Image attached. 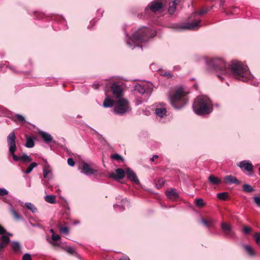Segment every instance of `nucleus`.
Returning <instances> with one entry per match:
<instances>
[{"label":"nucleus","instance_id":"f257e3e1","mask_svg":"<svg viewBox=\"0 0 260 260\" xmlns=\"http://www.w3.org/2000/svg\"><path fill=\"white\" fill-rule=\"evenodd\" d=\"M206 64L209 69L219 73L217 76L222 80L223 78L221 75L232 76L239 80L250 82L254 86H258L259 83L254 81V77L251 74L249 68L243 62L233 60L228 66L222 58L214 57L207 60Z\"/></svg>","mask_w":260,"mask_h":260},{"label":"nucleus","instance_id":"f03ea898","mask_svg":"<svg viewBox=\"0 0 260 260\" xmlns=\"http://www.w3.org/2000/svg\"><path fill=\"white\" fill-rule=\"evenodd\" d=\"M131 27L127 25L122 27V31L124 34V40L127 46L131 49L137 47H141V44L146 42L148 40L156 35L155 30L145 26L138 28L132 35L129 34Z\"/></svg>","mask_w":260,"mask_h":260},{"label":"nucleus","instance_id":"7ed1b4c3","mask_svg":"<svg viewBox=\"0 0 260 260\" xmlns=\"http://www.w3.org/2000/svg\"><path fill=\"white\" fill-rule=\"evenodd\" d=\"M192 109L194 112L199 116L209 115L213 110L212 101L207 95H199L194 100Z\"/></svg>","mask_w":260,"mask_h":260},{"label":"nucleus","instance_id":"20e7f679","mask_svg":"<svg viewBox=\"0 0 260 260\" xmlns=\"http://www.w3.org/2000/svg\"><path fill=\"white\" fill-rule=\"evenodd\" d=\"M212 8L203 9L199 12H195L191 14V16L188 18V22L184 24L173 23L172 24L170 27L177 31H181L184 30H197L201 27V20L200 19H195L196 16L200 15H202L207 13Z\"/></svg>","mask_w":260,"mask_h":260},{"label":"nucleus","instance_id":"39448f33","mask_svg":"<svg viewBox=\"0 0 260 260\" xmlns=\"http://www.w3.org/2000/svg\"><path fill=\"white\" fill-rule=\"evenodd\" d=\"M16 136L14 131L9 134L7 137V143L8 146V156H12L15 161L21 160L24 163H28L32 161V158L26 153H23L19 157L15 154L17 150Z\"/></svg>","mask_w":260,"mask_h":260},{"label":"nucleus","instance_id":"423d86ee","mask_svg":"<svg viewBox=\"0 0 260 260\" xmlns=\"http://www.w3.org/2000/svg\"><path fill=\"white\" fill-rule=\"evenodd\" d=\"M165 6V0H153L147 4L143 12L138 14V17L141 19H148L152 14L161 11Z\"/></svg>","mask_w":260,"mask_h":260},{"label":"nucleus","instance_id":"0eeeda50","mask_svg":"<svg viewBox=\"0 0 260 260\" xmlns=\"http://www.w3.org/2000/svg\"><path fill=\"white\" fill-rule=\"evenodd\" d=\"M187 93L182 87L177 88L170 96V101L172 106L176 110L183 108L188 103Z\"/></svg>","mask_w":260,"mask_h":260},{"label":"nucleus","instance_id":"6e6552de","mask_svg":"<svg viewBox=\"0 0 260 260\" xmlns=\"http://www.w3.org/2000/svg\"><path fill=\"white\" fill-rule=\"evenodd\" d=\"M131 110L130 103L127 99L122 98L115 101L113 108V112L115 115L122 116Z\"/></svg>","mask_w":260,"mask_h":260},{"label":"nucleus","instance_id":"1a4fd4ad","mask_svg":"<svg viewBox=\"0 0 260 260\" xmlns=\"http://www.w3.org/2000/svg\"><path fill=\"white\" fill-rule=\"evenodd\" d=\"M153 85L150 82L144 83L142 84L137 83L133 87V91L135 94L146 95L147 97L150 96L152 92Z\"/></svg>","mask_w":260,"mask_h":260},{"label":"nucleus","instance_id":"9d476101","mask_svg":"<svg viewBox=\"0 0 260 260\" xmlns=\"http://www.w3.org/2000/svg\"><path fill=\"white\" fill-rule=\"evenodd\" d=\"M80 172L86 176H89L97 174L98 171L93 169L91 165L86 161H81L78 167Z\"/></svg>","mask_w":260,"mask_h":260},{"label":"nucleus","instance_id":"9b49d317","mask_svg":"<svg viewBox=\"0 0 260 260\" xmlns=\"http://www.w3.org/2000/svg\"><path fill=\"white\" fill-rule=\"evenodd\" d=\"M110 89L113 97L117 98V99L122 98L123 89L122 83L121 82H113L110 86Z\"/></svg>","mask_w":260,"mask_h":260},{"label":"nucleus","instance_id":"f8f14e48","mask_svg":"<svg viewBox=\"0 0 260 260\" xmlns=\"http://www.w3.org/2000/svg\"><path fill=\"white\" fill-rule=\"evenodd\" d=\"M117 200L120 201V204L117 202L114 204L113 207L115 210L122 211L125 210V207L129 205V202L126 198L122 199L121 197L118 196L116 197Z\"/></svg>","mask_w":260,"mask_h":260},{"label":"nucleus","instance_id":"ddd939ff","mask_svg":"<svg viewBox=\"0 0 260 260\" xmlns=\"http://www.w3.org/2000/svg\"><path fill=\"white\" fill-rule=\"evenodd\" d=\"M126 174V170L121 168H118L115 170V173L112 172L109 174V177L115 180H119L124 178Z\"/></svg>","mask_w":260,"mask_h":260},{"label":"nucleus","instance_id":"4468645a","mask_svg":"<svg viewBox=\"0 0 260 260\" xmlns=\"http://www.w3.org/2000/svg\"><path fill=\"white\" fill-rule=\"evenodd\" d=\"M126 174L127 178L134 183L139 185L140 182L137 177L136 174L129 168L126 169Z\"/></svg>","mask_w":260,"mask_h":260},{"label":"nucleus","instance_id":"2eb2a0df","mask_svg":"<svg viewBox=\"0 0 260 260\" xmlns=\"http://www.w3.org/2000/svg\"><path fill=\"white\" fill-rule=\"evenodd\" d=\"M221 227L226 236H230L231 237L235 236V233L232 230V226L231 224L223 222L221 223Z\"/></svg>","mask_w":260,"mask_h":260},{"label":"nucleus","instance_id":"dca6fc26","mask_svg":"<svg viewBox=\"0 0 260 260\" xmlns=\"http://www.w3.org/2000/svg\"><path fill=\"white\" fill-rule=\"evenodd\" d=\"M237 165L241 169L244 168L249 173H251L253 171V166L249 160L241 161Z\"/></svg>","mask_w":260,"mask_h":260},{"label":"nucleus","instance_id":"f3484780","mask_svg":"<svg viewBox=\"0 0 260 260\" xmlns=\"http://www.w3.org/2000/svg\"><path fill=\"white\" fill-rule=\"evenodd\" d=\"M44 165L43 168V175L44 178H50L52 177V173L50 169V165L46 159L44 160Z\"/></svg>","mask_w":260,"mask_h":260},{"label":"nucleus","instance_id":"a211bd4d","mask_svg":"<svg viewBox=\"0 0 260 260\" xmlns=\"http://www.w3.org/2000/svg\"><path fill=\"white\" fill-rule=\"evenodd\" d=\"M160 107H157L155 110V113L157 116L162 118L166 115V109L165 107V104L164 103L160 104Z\"/></svg>","mask_w":260,"mask_h":260},{"label":"nucleus","instance_id":"6ab92c4d","mask_svg":"<svg viewBox=\"0 0 260 260\" xmlns=\"http://www.w3.org/2000/svg\"><path fill=\"white\" fill-rule=\"evenodd\" d=\"M167 198L172 200H176L179 198V194L175 188H172L166 191Z\"/></svg>","mask_w":260,"mask_h":260},{"label":"nucleus","instance_id":"aec40b11","mask_svg":"<svg viewBox=\"0 0 260 260\" xmlns=\"http://www.w3.org/2000/svg\"><path fill=\"white\" fill-rule=\"evenodd\" d=\"M224 183L229 184H235L237 185L240 184V182L237 179V178L232 175L225 176L224 177Z\"/></svg>","mask_w":260,"mask_h":260},{"label":"nucleus","instance_id":"412c9836","mask_svg":"<svg viewBox=\"0 0 260 260\" xmlns=\"http://www.w3.org/2000/svg\"><path fill=\"white\" fill-rule=\"evenodd\" d=\"M243 248L249 256L251 257H254L257 256V252L251 246L244 244L243 245Z\"/></svg>","mask_w":260,"mask_h":260},{"label":"nucleus","instance_id":"4be33fe9","mask_svg":"<svg viewBox=\"0 0 260 260\" xmlns=\"http://www.w3.org/2000/svg\"><path fill=\"white\" fill-rule=\"evenodd\" d=\"M114 102L115 101L112 100L110 96L106 95V97L103 102V106L105 108L114 107Z\"/></svg>","mask_w":260,"mask_h":260},{"label":"nucleus","instance_id":"5701e85b","mask_svg":"<svg viewBox=\"0 0 260 260\" xmlns=\"http://www.w3.org/2000/svg\"><path fill=\"white\" fill-rule=\"evenodd\" d=\"M12 112L6 108L0 105V117H11Z\"/></svg>","mask_w":260,"mask_h":260},{"label":"nucleus","instance_id":"b1692460","mask_svg":"<svg viewBox=\"0 0 260 260\" xmlns=\"http://www.w3.org/2000/svg\"><path fill=\"white\" fill-rule=\"evenodd\" d=\"M165 3L166 5L168 4L169 5V7L168 10V13L172 15L174 14L176 10V7L174 6V4H171V0H165Z\"/></svg>","mask_w":260,"mask_h":260},{"label":"nucleus","instance_id":"393cba45","mask_svg":"<svg viewBox=\"0 0 260 260\" xmlns=\"http://www.w3.org/2000/svg\"><path fill=\"white\" fill-rule=\"evenodd\" d=\"M41 135L42 138L45 143H49L52 141L53 137L50 134L45 132H42L41 133Z\"/></svg>","mask_w":260,"mask_h":260},{"label":"nucleus","instance_id":"a878e982","mask_svg":"<svg viewBox=\"0 0 260 260\" xmlns=\"http://www.w3.org/2000/svg\"><path fill=\"white\" fill-rule=\"evenodd\" d=\"M10 242V238L6 235H3V234L0 238V244H1L4 248L7 246Z\"/></svg>","mask_w":260,"mask_h":260},{"label":"nucleus","instance_id":"bb28decb","mask_svg":"<svg viewBox=\"0 0 260 260\" xmlns=\"http://www.w3.org/2000/svg\"><path fill=\"white\" fill-rule=\"evenodd\" d=\"M210 183L212 185H218L221 183V181L220 179L215 177L213 175H211L208 177Z\"/></svg>","mask_w":260,"mask_h":260},{"label":"nucleus","instance_id":"cd10ccee","mask_svg":"<svg viewBox=\"0 0 260 260\" xmlns=\"http://www.w3.org/2000/svg\"><path fill=\"white\" fill-rule=\"evenodd\" d=\"M25 207L30 210L32 213H34L37 212V208L36 207L30 202H26L25 203Z\"/></svg>","mask_w":260,"mask_h":260},{"label":"nucleus","instance_id":"c85d7f7f","mask_svg":"<svg viewBox=\"0 0 260 260\" xmlns=\"http://www.w3.org/2000/svg\"><path fill=\"white\" fill-rule=\"evenodd\" d=\"M44 199L46 202L50 204H54L56 201L55 196L54 195H46Z\"/></svg>","mask_w":260,"mask_h":260},{"label":"nucleus","instance_id":"c756f323","mask_svg":"<svg viewBox=\"0 0 260 260\" xmlns=\"http://www.w3.org/2000/svg\"><path fill=\"white\" fill-rule=\"evenodd\" d=\"M38 166V164L35 162H33L29 164V165L28 166L27 169L25 172L23 171V173L28 174L31 172V171L33 170V169L37 167Z\"/></svg>","mask_w":260,"mask_h":260},{"label":"nucleus","instance_id":"7c9ffc66","mask_svg":"<svg viewBox=\"0 0 260 260\" xmlns=\"http://www.w3.org/2000/svg\"><path fill=\"white\" fill-rule=\"evenodd\" d=\"M10 212H11L12 214L13 215L14 218L16 220H20L22 219L23 217L22 216L19 215L16 210L14 209V208L11 206L10 208Z\"/></svg>","mask_w":260,"mask_h":260},{"label":"nucleus","instance_id":"2f4dec72","mask_svg":"<svg viewBox=\"0 0 260 260\" xmlns=\"http://www.w3.org/2000/svg\"><path fill=\"white\" fill-rule=\"evenodd\" d=\"M242 189L246 192H251L254 190V188L249 184H244L243 185Z\"/></svg>","mask_w":260,"mask_h":260},{"label":"nucleus","instance_id":"473e14b6","mask_svg":"<svg viewBox=\"0 0 260 260\" xmlns=\"http://www.w3.org/2000/svg\"><path fill=\"white\" fill-rule=\"evenodd\" d=\"M34 145V139L32 138L27 137L25 144V147L27 148H32Z\"/></svg>","mask_w":260,"mask_h":260},{"label":"nucleus","instance_id":"72a5a7b5","mask_svg":"<svg viewBox=\"0 0 260 260\" xmlns=\"http://www.w3.org/2000/svg\"><path fill=\"white\" fill-rule=\"evenodd\" d=\"M157 70H158L160 72V75L161 76H164L167 79L171 78L173 76V74L170 72H164L163 71L160 70L159 69H158Z\"/></svg>","mask_w":260,"mask_h":260},{"label":"nucleus","instance_id":"f704fd0d","mask_svg":"<svg viewBox=\"0 0 260 260\" xmlns=\"http://www.w3.org/2000/svg\"><path fill=\"white\" fill-rule=\"evenodd\" d=\"M217 197L221 200L225 201L229 198V193L227 192L218 193L217 194Z\"/></svg>","mask_w":260,"mask_h":260},{"label":"nucleus","instance_id":"c9c22d12","mask_svg":"<svg viewBox=\"0 0 260 260\" xmlns=\"http://www.w3.org/2000/svg\"><path fill=\"white\" fill-rule=\"evenodd\" d=\"M12 247L15 252H18L20 251V245L17 241L12 242Z\"/></svg>","mask_w":260,"mask_h":260},{"label":"nucleus","instance_id":"e433bc0d","mask_svg":"<svg viewBox=\"0 0 260 260\" xmlns=\"http://www.w3.org/2000/svg\"><path fill=\"white\" fill-rule=\"evenodd\" d=\"M64 249L68 253L74 255L77 254L75 249L71 246H67Z\"/></svg>","mask_w":260,"mask_h":260},{"label":"nucleus","instance_id":"4c0bfd02","mask_svg":"<svg viewBox=\"0 0 260 260\" xmlns=\"http://www.w3.org/2000/svg\"><path fill=\"white\" fill-rule=\"evenodd\" d=\"M111 158L118 161H123V158L117 153H114L111 155Z\"/></svg>","mask_w":260,"mask_h":260},{"label":"nucleus","instance_id":"58836bf2","mask_svg":"<svg viewBox=\"0 0 260 260\" xmlns=\"http://www.w3.org/2000/svg\"><path fill=\"white\" fill-rule=\"evenodd\" d=\"M201 222L205 226L208 228H209L210 226L212 225V222L211 221H207L204 218H201Z\"/></svg>","mask_w":260,"mask_h":260},{"label":"nucleus","instance_id":"ea45409f","mask_svg":"<svg viewBox=\"0 0 260 260\" xmlns=\"http://www.w3.org/2000/svg\"><path fill=\"white\" fill-rule=\"evenodd\" d=\"M32 16L34 19H40L43 18L44 15L40 12H34Z\"/></svg>","mask_w":260,"mask_h":260},{"label":"nucleus","instance_id":"a19ab883","mask_svg":"<svg viewBox=\"0 0 260 260\" xmlns=\"http://www.w3.org/2000/svg\"><path fill=\"white\" fill-rule=\"evenodd\" d=\"M16 117L17 119H13V120L15 122H16L17 121H20V122H25V118L21 114H16Z\"/></svg>","mask_w":260,"mask_h":260},{"label":"nucleus","instance_id":"79ce46f5","mask_svg":"<svg viewBox=\"0 0 260 260\" xmlns=\"http://www.w3.org/2000/svg\"><path fill=\"white\" fill-rule=\"evenodd\" d=\"M7 68H9L12 72L15 74H20L21 72L17 69L16 67L13 66L7 65Z\"/></svg>","mask_w":260,"mask_h":260},{"label":"nucleus","instance_id":"37998d69","mask_svg":"<svg viewBox=\"0 0 260 260\" xmlns=\"http://www.w3.org/2000/svg\"><path fill=\"white\" fill-rule=\"evenodd\" d=\"M196 205L199 207H202L205 205V203L203 200L200 198L196 199Z\"/></svg>","mask_w":260,"mask_h":260},{"label":"nucleus","instance_id":"c03bdc74","mask_svg":"<svg viewBox=\"0 0 260 260\" xmlns=\"http://www.w3.org/2000/svg\"><path fill=\"white\" fill-rule=\"evenodd\" d=\"M253 237L257 245L260 244V233H256L253 235Z\"/></svg>","mask_w":260,"mask_h":260},{"label":"nucleus","instance_id":"a18cd8bd","mask_svg":"<svg viewBox=\"0 0 260 260\" xmlns=\"http://www.w3.org/2000/svg\"><path fill=\"white\" fill-rule=\"evenodd\" d=\"M60 232L61 233H63L66 235H67L69 233V230L68 227L66 226H62L59 229Z\"/></svg>","mask_w":260,"mask_h":260},{"label":"nucleus","instance_id":"49530a36","mask_svg":"<svg viewBox=\"0 0 260 260\" xmlns=\"http://www.w3.org/2000/svg\"><path fill=\"white\" fill-rule=\"evenodd\" d=\"M8 194V191L4 188H0V196H4L7 195Z\"/></svg>","mask_w":260,"mask_h":260},{"label":"nucleus","instance_id":"de8ad7c7","mask_svg":"<svg viewBox=\"0 0 260 260\" xmlns=\"http://www.w3.org/2000/svg\"><path fill=\"white\" fill-rule=\"evenodd\" d=\"M22 260H31L30 254L28 253H25L22 257Z\"/></svg>","mask_w":260,"mask_h":260},{"label":"nucleus","instance_id":"09e8293b","mask_svg":"<svg viewBox=\"0 0 260 260\" xmlns=\"http://www.w3.org/2000/svg\"><path fill=\"white\" fill-rule=\"evenodd\" d=\"M67 162L71 167H73L75 165V161L72 158H69L68 159Z\"/></svg>","mask_w":260,"mask_h":260},{"label":"nucleus","instance_id":"8fccbe9b","mask_svg":"<svg viewBox=\"0 0 260 260\" xmlns=\"http://www.w3.org/2000/svg\"><path fill=\"white\" fill-rule=\"evenodd\" d=\"M251 229L247 226H245L243 228V232L245 234H248L251 231Z\"/></svg>","mask_w":260,"mask_h":260},{"label":"nucleus","instance_id":"3c124183","mask_svg":"<svg viewBox=\"0 0 260 260\" xmlns=\"http://www.w3.org/2000/svg\"><path fill=\"white\" fill-rule=\"evenodd\" d=\"M254 201L255 204L258 206H260V197L255 196L254 197Z\"/></svg>","mask_w":260,"mask_h":260},{"label":"nucleus","instance_id":"603ef678","mask_svg":"<svg viewBox=\"0 0 260 260\" xmlns=\"http://www.w3.org/2000/svg\"><path fill=\"white\" fill-rule=\"evenodd\" d=\"M60 236L58 235H54V234H52V239L54 241H56L57 240H58L59 239H60Z\"/></svg>","mask_w":260,"mask_h":260},{"label":"nucleus","instance_id":"864d4df0","mask_svg":"<svg viewBox=\"0 0 260 260\" xmlns=\"http://www.w3.org/2000/svg\"><path fill=\"white\" fill-rule=\"evenodd\" d=\"M6 233L5 229L0 225V235H3Z\"/></svg>","mask_w":260,"mask_h":260},{"label":"nucleus","instance_id":"5fc2aeb1","mask_svg":"<svg viewBox=\"0 0 260 260\" xmlns=\"http://www.w3.org/2000/svg\"><path fill=\"white\" fill-rule=\"evenodd\" d=\"M92 87L94 89H98L100 87V84L99 83H93L92 85Z\"/></svg>","mask_w":260,"mask_h":260},{"label":"nucleus","instance_id":"6e6d98bb","mask_svg":"<svg viewBox=\"0 0 260 260\" xmlns=\"http://www.w3.org/2000/svg\"><path fill=\"white\" fill-rule=\"evenodd\" d=\"M181 0H174L173 2H171L172 4H174V6L176 7L180 3Z\"/></svg>","mask_w":260,"mask_h":260},{"label":"nucleus","instance_id":"4d7b16f0","mask_svg":"<svg viewBox=\"0 0 260 260\" xmlns=\"http://www.w3.org/2000/svg\"><path fill=\"white\" fill-rule=\"evenodd\" d=\"M6 63H7V61L0 62V69L3 68L5 66H7V64H6Z\"/></svg>","mask_w":260,"mask_h":260},{"label":"nucleus","instance_id":"13d9d810","mask_svg":"<svg viewBox=\"0 0 260 260\" xmlns=\"http://www.w3.org/2000/svg\"><path fill=\"white\" fill-rule=\"evenodd\" d=\"M158 157L157 155H153V156L151 158V160L153 161L155 159H156Z\"/></svg>","mask_w":260,"mask_h":260},{"label":"nucleus","instance_id":"bf43d9fd","mask_svg":"<svg viewBox=\"0 0 260 260\" xmlns=\"http://www.w3.org/2000/svg\"><path fill=\"white\" fill-rule=\"evenodd\" d=\"M155 66H156V64L155 63H152L151 65H150V68L152 70H156V69L155 68Z\"/></svg>","mask_w":260,"mask_h":260},{"label":"nucleus","instance_id":"052dcab7","mask_svg":"<svg viewBox=\"0 0 260 260\" xmlns=\"http://www.w3.org/2000/svg\"><path fill=\"white\" fill-rule=\"evenodd\" d=\"M119 260H131L127 256H123V257L119 259Z\"/></svg>","mask_w":260,"mask_h":260},{"label":"nucleus","instance_id":"680f3d73","mask_svg":"<svg viewBox=\"0 0 260 260\" xmlns=\"http://www.w3.org/2000/svg\"><path fill=\"white\" fill-rule=\"evenodd\" d=\"M144 102V100H139L138 99L137 100L136 104L137 105H140Z\"/></svg>","mask_w":260,"mask_h":260},{"label":"nucleus","instance_id":"e2e57ef3","mask_svg":"<svg viewBox=\"0 0 260 260\" xmlns=\"http://www.w3.org/2000/svg\"><path fill=\"white\" fill-rule=\"evenodd\" d=\"M30 224L31 226H34V227H40V224H34V223H30Z\"/></svg>","mask_w":260,"mask_h":260},{"label":"nucleus","instance_id":"0e129e2a","mask_svg":"<svg viewBox=\"0 0 260 260\" xmlns=\"http://www.w3.org/2000/svg\"><path fill=\"white\" fill-rule=\"evenodd\" d=\"M180 70V67L179 66H175L174 67V70L178 71Z\"/></svg>","mask_w":260,"mask_h":260},{"label":"nucleus","instance_id":"69168bd1","mask_svg":"<svg viewBox=\"0 0 260 260\" xmlns=\"http://www.w3.org/2000/svg\"><path fill=\"white\" fill-rule=\"evenodd\" d=\"M98 12H99V13L101 12L102 13V14H103L104 11L102 9H99L98 10ZM101 16H102V15H101Z\"/></svg>","mask_w":260,"mask_h":260},{"label":"nucleus","instance_id":"338daca9","mask_svg":"<svg viewBox=\"0 0 260 260\" xmlns=\"http://www.w3.org/2000/svg\"><path fill=\"white\" fill-rule=\"evenodd\" d=\"M223 5V1L222 0H221L220 2V6H222Z\"/></svg>","mask_w":260,"mask_h":260},{"label":"nucleus","instance_id":"774afa93","mask_svg":"<svg viewBox=\"0 0 260 260\" xmlns=\"http://www.w3.org/2000/svg\"><path fill=\"white\" fill-rule=\"evenodd\" d=\"M90 23L91 24H93H93L95 23V20H92L90 22Z\"/></svg>","mask_w":260,"mask_h":260}]
</instances>
